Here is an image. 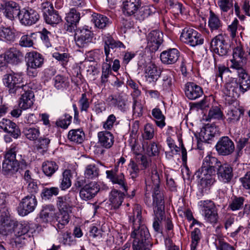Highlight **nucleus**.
<instances>
[{"mask_svg": "<svg viewBox=\"0 0 250 250\" xmlns=\"http://www.w3.org/2000/svg\"><path fill=\"white\" fill-rule=\"evenodd\" d=\"M128 166V169L131 178L134 180L139 176V173L140 171L139 165L134 160L131 159Z\"/></svg>", "mask_w": 250, "mask_h": 250, "instance_id": "58", "label": "nucleus"}, {"mask_svg": "<svg viewBox=\"0 0 250 250\" xmlns=\"http://www.w3.org/2000/svg\"><path fill=\"white\" fill-rule=\"evenodd\" d=\"M208 117L210 119H221L223 117V113L218 107H213L209 110Z\"/></svg>", "mask_w": 250, "mask_h": 250, "instance_id": "64", "label": "nucleus"}, {"mask_svg": "<svg viewBox=\"0 0 250 250\" xmlns=\"http://www.w3.org/2000/svg\"><path fill=\"white\" fill-rule=\"evenodd\" d=\"M217 175L218 180L225 184L230 182L233 176L232 168L228 164H220L217 169Z\"/></svg>", "mask_w": 250, "mask_h": 250, "instance_id": "18", "label": "nucleus"}, {"mask_svg": "<svg viewBox=\"0 0 250 250\" xmlns=\"http://www.w3.org/2000/svg\"><path fill=\"white\" fill-rule=\"evenodd\" d=\"M50 143V139L46 137H41L38 141L37 147L38 149H42L43 151H46Z\"/></svg>", "mask_w": 250, "mask_h": 250, "instance_id": "63", "label": "nucleus"}, {"mask_svg": "<svg viewBox=\"0 0 250 250\" xmlns=\"http://www.w3.org/2000/svg\"><path fill=\"white\" fill-rule=\"evenodd\" d=\"M161 70L155 64L152 62L148 63L145 69L146 81L148 83L154 84L161 75Z\"/></svg>", "mask_w": 250, "mask_h": 250, "instance_id": "17", "label": "nucleus"}, {"mask_svg": "<svg viewBox=\"0 0 250 250\" xmlns=\"http://www.w3.org/2000/svg\"><path fill=\"white\" fill-rule=\"evenodd\" d=\"M137 12L138 18L140 20H143L152 14L155 13L156 12V9L153 6H141Z\"/></svg>", "mask_w": 250, "mask_h": 250, "instance_id": "41", "label": "nucleus"}, {"mask_svg": "<svg viewBox=\"0 0 250 250\" xmlns=\"http://www.w3.org/2000/svg\"><path fill=\"white\" fill-rule=\"evenodd\" d=\"M76 199V194L73 191L57 198V205L59 209V218L70 219L73 217L70 208L72 204L75 202Z\"/></svg>", "mask_w": 250, "mask_h": 250, "instance_id": "4", "label": "nucleus"}, {"mask_svg": "<svg viewBox=\"0 0 250 250\" xmlns=\"http://www.w3.org/2000/svg\"><path fill=\"white\" fill-rule=\"evenodd\" d=\"M104 53L106 56L105 61L107 62H110L113 58L112 54L110 53V48L112 49L115 48H125V46L121 42L114 40L111 36H106L104 40Z\"/></svg>", "mask_w": 250, "mask_h": 250, "instance_id": "16", "label": "nucleus"}, {"mask_svg": "<svg viewBox=\"0 0 250 250\" xmlns=\"http://www.w3.org/2000/svg\"><path fill=\"white\" fill-rule=\"evenodd\" d=\"M15 220H1L0 223V231L4 235H7L13 230Z\"/></svg>", "mask_w": 250, "mask_h": 250, "instance_id": "48", "label": "nucleus"}, {"mask_svg": "<svg viewBox=\"0 0 250 250\" xmlns=\"http://www.w3.org/2000/svg\"><path fill=\"white\" fill-rule=\"evenodd\" d=\"M185 93L188 99L195 100L202 96L204 92L200 86L192 82H188L185 86Z\"/></svg>", "mask_w": 250, "mask_h": 250, "instance_id": "20", "label": "nucleus"}, {"mask_svg": "<svg viewBox=\"0 0 250 250\" xmlns=\"http://www.w3.org/2000/svg\"><path fill=\"white\" fill-rule=\"evenodd\" d=\"M37 205V201L34 195L27 196L22 199L18 208L20 215L24 216L32 212Z\"/></svg>", "mask_w": 250, "mask_h": 250, "instance_id": "12", "label": "nucleus"}, {"mask_svg": "<svg viewBox=\"0 0 250 250\" xmlns=\"http://www.w3.org/2000/svg\"><path fill=\"white\" fill-rule=\"evenodd\" d=\"M226 38L225 35L220 34L213 38L211 42L212 49L220 56H227L229 51V46Z\"/></svg>", "mask_w": 250, "mask_h": 250, "instance_id": "9", "label": "nucleus"}, {"mask_svg": "<svg viewBox=\"0 0 250 250\" xmlns=\"http://www.w3.org/2000/svg\"><path fill=\"white\" fill-rule=\"evenodd\" d=\"M84 177L88 179H94L99 175V169L95 164H89L85 168Z\"/></svg>", "mask_w": 250, "mask_h": 250, "instance_id": "44", "label": "nucleus"}, {"mask_svg": "<svg viewBox=\"0 0 250 250\" xmlns=\"http://www.w3.org/2000/svg\"><path fill=\"white\" fill-rule=\"evenodd\" d=\"M163 34L159 30L151 31L147 36V47L151 52L157 51L163 42Z\"/></svg>", "mask_w": 250, "mask_h": 250, "instance_id": "15", "label": "nucleus"}, {"mask_svg": "<svg viewBox=\"0 0 250 250\" xmlns=\"http://www.w3.org/2000/svg\"><path fill=\"white\" fill-rule=\"evenodd\" d=\"M136 220H133L134 228L136 227ZM131 237L134 239L132 244L133 250H146L150 249L151 246L149 241L150 234L148 229L144 225L140 226L138 229H135L131 233Z\"/></svg>", "mask_w": 250, "mask_h": 250, "instance_id": "3", "label": "nucleus"}, {"mask_svg": "<svg viewBox=\"0 0 250 250\" xmlns=\"http://www.w3.org/2000/svg\"><path fill=\"white\" fill-rule=\"evenodd\" d=\"M152 114L155 118L156 125L160 128H162L166 125L165 122V117L162 114V111L159 108H154L152 111Z\"/></svg>", "mask_w": 250, "mask_h": 250, "instance_id": "52", "label": "nucleus"}, {"mask_svg": "<svg viewBox=\"0 0 250 250\" xmlns=\"http://www.w3.org/2000/svg\"><path fill=\"white\" fill-rule=\"evenodd\" d=\"M201 232L199 229L195 228L191 232V244L190 250H196V247L201 239Z\"/></svg>", "mask_w": 250, "mask_h": 250, "instance_id": "56", "label": "nucleus"}, {"mask_svg": "<svg viewBox=\"0 0 250 250\" xmlns=\"http://www.w3.org/2000/svg\"><path fill=\"white\" fill-rule=\"evenodd\" d=\"M23 133L28 139L31 141L36 140L40 135V128L38 126L26 127Z\"/></svg>", "mask_w": 250, "mask_h": 250, "instance_id": "46", "label": "nucleus"}, {"mask_svg": "<svg viewBox=\"0 0 250 250\" xmlns=\"http://www.w3.org/2000/svg\"><path fill=\"white\" fill-rule=\"evenodd\" d=\"M217 129L213 126H207L201 129L199 133V139L203 142H207L211 139L216 134Z\"/></svg>", "mask_w": 250, "mask_h": 250, "instance_id": "33", "label": "nucleus"}, {"mask_svg": "<svg viewBox=\"0 0 250 250\" xmlns=\"http://www.w3.org/2000/svg\"><path fill=\"white\" fill-rule=\"evenodd\" d=\"M155 131L154 125L149 123L146 124L144 126L143 138L145 140H151L154 136Z\"/></svg>", "mask_w": 250, "mask_h": 250, "instance_id": "57", "label": "nucleus"}, {"mask_svg": "<svg viewBox=\"0 0 250 250\" xmlns=\"http://www.w3.org/2000/svg\"><path fill=\"white\" fill-rule=\"evenodd\" d=\"M232 73L233 72L232 70L230 68V66L227 67L223 64L215 65V81L218 83V78H220L219 82H223V74L225 73Z\"/></svg>", "mask_w": 250, "mask_h": 250, "instance_id": "42", "label": "nucleus"}, {"mask_svg": "<svg viewBox=\"0 0 250 250\" xmlns=\"http://www.w3.org/2000/svg\"><path fill=\"white\" fill-rule=\"evenodd\" d=\"M122 112L125 111L128 108L127 100L123 95H119L117 96V101L116 107Z\"/></svg>", "mask_w": 250, "mask_h": 250, "instance_id": "61", "label": "nucleus"}, {"mask_svg": "<svg viewBox=\"0 0 250 250\" xmlns=\"http://www.w3.org/2000/svg\"><path fill=\"white\" fill-rule=\"evenodd\" d=\"M40 16L38 12L30 7H25L21 10L19 20L24 25H31L39 20Z\"/></svg>", "mask_w": 250, "mask_h": 250, "instance_id": "10", "label": "nucleus"}, {"mask_svg": "<svg viewBox=\"0 0 250 250\" xmlns=\"http://www.w3.org/2000/svg\"><path fill=\"white\" fill-rule=\"evenodd\" d=\"M15 39V33L10 27H0V40L5 42H13Z\"/></svg>", "mask_w": 250, "mask_h": 250, "instance_id": "40", "label": "nucleus"}, {"mask_svg": "<svg viewBox=\"0 0 250 250\" xmlns=\"http://www.w3.org/2000/svg\"><path fill=\"white\" fill-rule=\"evenodd\" d=\"M44 19L47 23L52 25L57 24L62 21L61 17L59 15L58 11L55 10L45 16Z\"/></svg>", "mask_w": 250, "mask_h": 250, "instance_id": "51", "label": "nucleus"}, {"mask_svg": "<svg viewBox=\"0 0 250 250\" xmlns=\"http://www.w3.org/2000/svg\"><path fill=\"white\" fill-rule=\"evenodd\" d=\"M22 57L21 52L15 47L9 48L4 53V58L6 62L14 65L20 63Z\"/></svg>", "mask_w": 250, "mask_h": 250, "instance_id": "28", "label": "nucleus"}, {"mask_svg": "<svg viewBox=\"0 0 250 250\" xmlns=\"http://www.w3.org/2000/svg\"><path fill=\"white\" fill-rule=\"evenodd\" d=\"M59 213L56 212L54 207L51 205H47L42 207L40 211L39 216L41 219H46L47 218H58Z\"/></svg>", "mask_w": 250, "mask_h": 250, "instance_id": "37", "label": "nucleus"}, {"mask_svg": "<svg viewBox=\"0 0 250 250\" xmlns=\"http://www.w3.org/2000/svg\"><path fill=\"white\" fill-rule=\"evenodd\" d=\"M242 26L239 24V21L235 18L231 23L228 26V31L229 32L230 36L232 39L236 37L238 30H243Z\"/></svg>", "mask_w": 250, "mask_h": 250, "instance_id": "55", "label": "nucleus"}, {"mask_svg": "<svg viewBox=\"0 0 250 250\" xmlns=\"http://www.w3.org/2000/svg\"><path fill=\"white\" fill-rule=\"evenodd\" d=\"M124 194L117 190H112L110 192L109 201L114 208H118L122 204Z\"/></svg>", "mask_w": 250, "mask_h": 250, "instance_id": "38", "label": "nucleus"}, {"mask_svg": "<svg viewBox=\"0 0 250 250\" xmlns=\"http://www.w3.org/2000/svg\"><path fill=\"white\" fill-rule=\"evenodd\" d=\"M19 168L18 161H3L2 165V173L7 177H10L15 174Z\"/></svg>", "mask_w": 250, "mask_h": 250, "instance_id": "30", "label": "nucleus"}, {"mask_svg": "<svg viewBox=\"0 0 250 250\" xmlns=\"http://www.w3.org/2000/svg\"><path fill=\"white\" fill-rule=\"evenodd\" d=\"M25 59L26 65L31 66L41 67L44 62V59L42 56L36 51H31L26 54Z\"/></svg>", "mask_w": 250, "mask_h": 250, "instance_id": "29", "label": "nucleus"}, {"mask_svg": "<svg viewBox=\"0 0 250 250\" xmlns=\"http://www.w3.org/2000/svg\"><path fill=\"white\" fill-rule=\"evenodd\" d=\"M59 192V189L58 187L45 188L41 193V197L43 199L48 200L53 196H57Z\"/></svg>", "mask_w": 250, "mask_h": 250, "instance_id": "53", "label": "nucleus"}, {"mask_svg": "<svg viewBox=\"0 0 250 250\" xmlns=\"http://www.w3.org/2000/svg\"><path fill=\"white\" fill-rule=\"evenodd\" d=\"M3 7L4 16L8 19L13 21L16 17L19 19L21 10L20 6L16 2L9 1L5 3Z\"/></svg>", "mask_w": 250, "mask_h": 250, "instance_id": "22", "label": "nucleus"}, {"mask_svg": "<svg viewBox=\"0 0 250 250\" xmlns=\"http://www.w3.org/2000/svg\"><path fill=\"white\" fill-rule=\"evenodd\" d=\"M220 164L216 157L210 155L204 158L201 167L195 173L202 193L207 192L215 182V168L217 169Z\"/></svg>", "mask_w": 250, "mask_h": 250, "instance_id": "1", "label": "nucleus"}, {"mask_svg": "<svg viewBox=\"0 0 250 250\" xmlns=\"http://www.w3.org/2000/svg\"><path fill=\"white\" fill-rule=\"evenodd\" d=\"M34 94L32 91H25L21 94L19 102V106L23 110L30 108L33 104Z\"/></svg>", "mask_w": 250, "mask_h": 250, "instance_id": "32", "label": "nucleus"}, {"mask_svg": "<svg viewBox=\"0 0 250 250\" xmlns=\"http://www.w3.org/2000/svg\"><path fill=\"white\" fill-rule=\"evenodd\" d=\"M142 4L141 0H123L122 10L125 15L130 16L136 13Z\"/></svg>", "mask_w": 250, "mask_h": 250, "instance_id": "25", "label": "nucleus"}, {"mask_svg": "<svg viewBox=\"0 0 250 250\" xmlns=\"http://www.w3.org/2000/svg\"><path fill=\"white\" fill-rule=\"evenodd\" d=\"M208 26L211 32L221 31L223 26V22L219 16L211 10L209 11Z\"/></svg>", "mask_w": 250, "mask_h": 250, "instance_id": "31", "label": "nucleus"}, {"mask_svg": "<svg viewBox=\"0 0 250 250\" xmlns=\"http://www.w3.org/2000/svg\"><path fill=\"white\" fill-rule=\"evenodd\" d=\"M71 171L69 169H65L62 173V178L60 185V188L62 190H65L71 186Z\"/></svg>", "mask_w": 250, "mask_h": 250, "instance_id": "50", "label": "nucleus"}, {"mask_svg": "<svg viewBox=\"0 0 250 250\" xmlns=\"http://www.w3.org/2000/svg\"><path fill=\"white\" fill-rule=\"evenodd\" d=\"M162 87L163 90L170 89L174 82V72L167 70L163 72L162 76Z\"/></svg>", "mask_w": 250, "mask_h": 250, "instance_id": "35", "label": "nucleus"}, {"mask_svg": "<svg viewBox=\"0 0 250 250\" xmlns=\"http://www.w3.org/2000/svg\"><path fill=\"white\" fill-rule=\"evenodd\" d=\"M232 71L236 73L238 81L231 79L226 83L224 92L227 96L236 99L250 89V75L246 67Z\"/></svg>", "mask_w": 250, "mask_h": 250, "instance_id": "2", "label": "nucleus"}, {"mask_svg": "<svg viewBox=\"0 0 250 250\" xmlns=\"http://www.w3.org/2000/svg\"><path fill=\"white\" fill-rule=\"evenodd\" d=\"M161 171H158L155 168L151 171V184L146 185L147 188L150 187L153 189V204L154 206L164 205L163 193L159 190Z\"/></svg>", "mask_w": 250, "mask_h": 250, "instance_id": "7", "label": "nucleus"}, {"mask_svg": "<svg viewBox=\"0 0 250 250\" xmlns=\"http://www.w3.org/2000/svg\"><path fill=\"white\" fill-rule=\"evenodd\" d=\"M0 128L4 132L10 134L15 139H17L21 134L17 125L8 119H2L0 122Z\"/></svg>", "mask_w": 250, "mask_h": 250, "instance_id": "23", "label": "nucleus"}, {"mask_svg": "<svg viewBox=\"0 0 250 250\" xmlns=\"http://www.w3.org/2000/svg\"><path fill=\"white\" fill-rule=\"evenodd\" d=\"M23 74L22 72H12L3 76L2 82L10 94H16L17 90H25L26 85L23 83Z\"/></svg>", "mask_w": 250, "mask_h": 250, "instance_id": "5", "label": "nucleus"}, {"mask_svg": "<svg viewBox=\"0 0 250 250\" xmlns=\"http://www.w3.org/2000/svg\"><path fill=\"white\" fill-rule=\"evenodd\" d=\"M65 19L67 24V31L72 32L80 20V14L75 8H71L66 14Z\"/></svg>", "mask_w": 250, "mask_h": 250, "instance_id": "26", "label": "nucleus"}, {"mask_svg": "<svg viewBox=\"0 0 250 250\" xmlns=\"http://www.w3.org/2000/svg\"><path fill=\"white\" fill-rule=\"evenodd\" d=\"M180 39L182 42L193 47L204 43V38L202 35L190 27H185L182 30Z\"/></svg>", "mask_w": 250, "mask_h": 250, "instance_id": "8", "label": "nucleus"}, {"mask_svg": "<svg viewBox=\"0 0 250 250\" xmlns=\"http://www.w3.org/2000/svg\"><path fill=\"white\" fill-rule=\"evenodd\" d=\"M54 86L58 89H62L66 88L69 86V81L68 79L62 75H58L54 79Z\"/></svg>", "mask_w": 250, "mask_h": 250, "instance_id": "49", "label": "nucleus"}, {"mask_svg": "<svg viewBox=\"0 0 250 250\" xmlns=\"http://www.w3.org/2000/svg\"><path fill=\"white\" fill-rule=\"evenodd\" d=\"M79 106L81 112H87L89 108L90 102L85 93H83L78 101Z\"/></svg>", "mask_w": 250, "mask_h": 250, "instance_id": "60", "label": "nucleus"}, {"mask_svg": "<svg viewBox=\"0 0 250 250\" xmlns=\"http://www.w3.org/2000/svg\"><path fill=\"white\" fill-rule=\"evenodd\" d=\"M198 206L203 216L208 219L215 218L217 215L214 203L211 200L200 201Z\"/></svg>", "mask_w": 250, "mask_h": 250, "instance_id": "14", "label": "nucleus"}, {"mask_svg": "<svg viewBox=\"0 0 250 250\" xmlns=\"http://www.w3.org/2000/svg\"><path fill=\"white\" fill-rule=\"evenodd\" d=\"M215 148L218 153L221 155H228L234 150L233 142L227 136L222 137L217 142Z\"/></svg>", "mask_w": 250, "mask_h": 250, "instance_id": "13", "label": "nucleus"}, {"mask_svg": "<svg viewBox=\"0 0 250 250\" xmlns=\"http://www.w3.org/2000/svg\"><path fill=\"white\" fill-rule=\"evenodd\" d=\"M180 56V52L176 48H170L163 51L160 54V59L163 63L172 64L177 62Z\"/></svg>", "mask_w": 250, "mask_h": 250, "instance_id": "24", "label": "nucleus"}, {"mask_svg": "<svg viewBox=\"0 0 250 250\" xmlns=\"http://www.w3.org/2000/svg\"><path fill=\"white\" fill-rule=\"evenodd\" d=\"M98 144L102 147L108 149L112 147L114 143L113 135L107 130L98 133Z\"/></svg>", "mask_w": 250, "mask_h": 250, "instance_id": "27", "label": "nucleus"}, {"mask_svg": "<svg viewBox=\"0 0 250 250\" xmlns=\"http://www.w3.org/2000/svg\"><path fill=\"white\" fill-rule=\"evenodd\" d=\"M67 137L71 142L81 144L84 140L85 135L82 129H71L69 131Z\"/></svg>", "mask_w": 250, "mask_h": 250, "instance_id": "36", "label": "nucleus"}, {"mask_svg": "<svg viewBox=\"0 0 250 250\" xmlns=\"http://www.w3.org/2000/svg\"><path fill=\"white\" fill-rule=\"evenodd\" d=\"M243 114V111L238 108H230L228 110L226 114V120L229 124H234L239 121Z\"/></svg>", "mask_w": 250, "mask_h": 250, "instance_id": "34", "label": "nucleus"}, {"mask_svg": "<svg viewBox=\"0 0 250 250\" xmlns=\"http://www.w3.org/2000/svg\"><path fill=\"white\" fill-rule=\"evenodd\" d=\"M28 230L29 226L24 221L19 223L15 220L13 231L16 236H22L27 233Z\"/></svg>", "mask_w": 250, "mask_h": 250, "instance_id": "43", "label": "nucleus"}, {"mask_svg": "<svg viewBox=\"0 0 250 250\" xmlns=\"http://www.w3.org/2000/svg\"><path fill=\"white\" fill-rule=\"evenodd\" d=\"M17 151V145L15 144H12L6 152L4 161H18L16 159Z\"/></svg>", "mask_w": 250, "mask_h": 250, "instance_id": "54", "label": "nucleus"}, {"mask_svg": "<svg viewBox=\"0 0 250 250\" xmlns=\"http://www.w3.org/2000/svg\"><path fill=\"white\" fill-rule=\"evenodd\" d=\"M35 33H31L30 35H23L19 42V44L22 47H29L32 46L33 45V42L32 38Z\"/></svg>", "mask_w": 250, "mask_h": 250, "instance_id": "62", "label": "nucleus"}, {"mask_svg": "<svg viewBox=\"0 0 250 250\" xmlns=\"http://www.w3.org/2000/svg\"><path fill=\"white\" fill-rule=\"evenodd\" d=\"M100 190V188L97 183L92 182L84 186L80 190V197L87 200L95 197Z\"/></svg>", "mask_w": 250, "mask_h": 250, "instance_id": "19", "label": "nucleus"}, {"mask_svg": "<svg viewBox=\"0 0 250 250\" xmlns=\"http://www.w3.org/2000/svg\"><path fill=\"white\" fill-rule=\"evenodd\" d=\"M217 4L222 15L229 11L233 13V0H218Z\"/></svg>", "mask_w": 250, "mask_h": 250, "instance_id": "47", "label": "nucleus"}, {"mask_svg": "<svg viewBox=\"0 0 250 250\" xmlns=\"http://www.w3.org/2000/svg\"><path fill=\"white\" fill-rule=\"evenodd\" d=\"M92 33L87 28H83L76 33L75 40L76 45L79 47H84L91 42Z\"/></svg>", "mask_w": 250, "mask_h": 250, "instance_id": "21", "label": "nucleus"}, {"mask_svg": "<svg viewBox=\"0 0 250 250\" xmlns=\"http://www.w3.org/2000/svg\"><path fill=\"white\" fill-rule=\"evenodd\" d=\"M92 21L95 25L100 29H103L109 23L108 19L105 16L94 13L92 15Z\"/></svg>", "mask_w": 250, "mask_h": 250, "instance_id": "39", "label": "nucleus"}, {"mask_svg": "<svg viewBox=\"0 0 250 250\" xmlns=\"http://www.w3.org/2000/svg\"><path fill=\"white\" fill-rule=\"evenodd\" d=\"M56 163L53 161H47L43 163L42 169L43 173L47 176H51L58 169Z\"/></svg>", "mask_w": 250, "mask_h": 250, "instance_id": "45", "label": "nucleus"}, {"mask_svg": "<svg viewBox=\"0 0 250 250\" xmlns=\"http://www.w3.org/2000/svg\"><path fill=\"white\" fill-rule=\"evenodd\" d=\"M232 58L230 60V68L232 70L246 67L247 53L240 42H236L232 48Z\"/></svg>", "mask_w": 250, "mask_h": 250, "instance_id": "6", "label": "nucleus"}, {"mask_svg": "<svg viewBox=\"0 0 250 250\" xmlns=\"http://www.w3.org/2000/svg\"><path fill=\"white\" fill-rule=\"evenodd\" d=\"M106 178L113 184H117L121 188L127 192V188L125 182V175L123 172H119L118 166H115L110 170H106L105 172Z\"/></svg>", "mask_w": 250, "mask_h": 250, "instance_id": "11", "label": "nucleus"}, {"mask_svg": "<svg viewBox=\"0 0 250 250\" xmlns=\"http://www.w3.org/2000/svg\"><path fill=\"white\" fill-rule=\"evenodd\" d=\"M245 198L243 197L235 196L229 205L232 210H239L243 207Z\"/></svg>", "mask_w": 250, "mask_h": 250, "instance_id": "59", "label": "nucleus"}]
</instances>
